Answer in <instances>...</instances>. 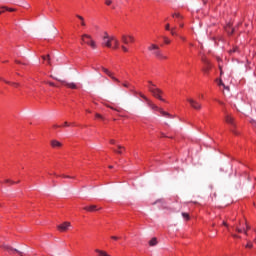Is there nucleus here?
I'll list each match as a JSON object with an SVG mask.
<instances>
[{"mask_svg": "<svg viewBox=\"0 0 256 256\" xmlns=\"http://www.w3.org/2000/svg\"><path fill=\"white\" fill-rule=\"evenodd\" d=\"M152 85H155V84H153V82L149 81V87H151Z\"/></svg>", "mask_w": 256, "mask_h": 256, "instance_id": "nucleus-49", "label": "nucleus"}, {"mask_svg": "<svg viewBox=\"0 0 256 256\" xmlns=\"http://www.w3.org/2000/svg\"><path fill=\"white\" fill-rule=\"evenodd\" d=\"M110 144L115 145V140L114 139L110 140Z\"/></svg>", "mask_w": 256, "mask_h": 256, "instance_id": "nucleus-46", "label": "nucleus"}, {"mask_svg": "<svg viewBox=\"0 0 256 256\" xmlns=\"http://www.w3.org/2000/svg\"><path fill=\"white\" fill-rule=\"evenodd\" d=\"M219 70H220V75H223V68L221 67V64H219Z\"/></svg>", "mask_w": 256, "mask_h": 256, "instance_id": "nucleus-40", "label": "nucleus"}, {"mask_svg": "<svg viewBox=\"0 0 256 256\" xmlns=\"http://www.w3.org/2000/svg\"><path fill=\"white\" fill-rule=\"evenodd\" d=\"M116 153H118L119 155L123 154V151H125V147L118 145V151L114 150Z\"/></svg>", "mask_w": 256, "mask_h": 256, "instance_id": "nucleus-21", "label": "nucleus"}, {"mask_svg": "<svg viewBox=\"0 0 256 256\" xmlns=\"http://www.w3.org/2000/svg\"><path fill=\"white\" fill-rule=\"evenodd\" d=\"M111 239H113L114 241H118V240H119V237H117V236H112Z\"/></svg>", "mask_w": 256, "mask_h": 256, "instance_id": "nucleus-41", "label": "nucleus"}, {"mask_svg": "<svg viewBox=\"0 0 256 256\" xmlns=\"http://www.w3.org/2000/svg\"><path fill=\"white\" fill-rule=\"evenodd\" d=\"M112 43H113V46L111 47V49H119V39H117V37L115 36H112Z\"/></svg>", "mask_w": 256, "mask_h": 256, "instance_id": "nucleus-13", "label": "nucleus"}, {"mask_svg": "<svg viewBox=\"0 0 256 256\" xmlns=\"http://www.w3.org/2000/svg\"><path fill=\"white\" fill-rule=\"evenodd\" d=\"M249 229H251V228H250L249 226H247V225H246V230H249Z\"/></svg>", "mask_w": 256, "mask_h": 256, "instance_id": "nucleus-54", "label": "nucleus"}, {"mask_svg": "<svg viewBox=\"0 0 256 256\" xmlns=\"http://www.w3.org/2000/svg\"><path fill=\"white\" fill-rule=\"evenodd\" d=\"M239 51V48L234 47L233 49L229 50L230 55H233V53H237Z\"/></svg>", "mask_w": 256, "mask_h": 256, "instance_id": "nucleus-30", "label": "nucleus"}, {"mask_svg": "<svg viewBox=\"0 0 256 256\" xmlns=\"http://www.w3.org/2000/svg\"><path fill=\"white\" fill-rule=\"evenodd\" d=\"M203 63H205L207 65V68L205 69V72L207 73V71H209V69L211 68V64L209 63V61L202 59Z\"/></svg>", "mask_w": 256, "mask_h": 256, "instance_id": "nucleus-24", "label": "nucleus"}, {"mask_svg": "<svg viewBox=\"0 0 256 256\" xmlns=\"http://www.w3.org/2000/svg\"><path fill=\"white\" fill-rule=\"evenodd\" d=\"M163 40H164L165 45L171 44V40L168 37H163Z\"/></svg>", "mask_w": 256, "mask_h": 256, "instance_id": "nucleus-29", "label": "nucleus"}, {"mask_svg": "<svg viewBox=\"0 0 256 256\" xmlns=\"http://www.w3.org/2000/svg\"><path fill=\"white\" fill-rule=\"evenodd\" d=\"M233 237H234V239H239V235H237V234H234Z\"/></svg>", "mask_w": 256, "mask_h": 256, "instance_id": "nucleus-47", "label": "nucleus"}, {"mask_svg": "<svg viewBox=\"0 0 256 256\" xmlns=\"http://www.w3.org/2000/svg\"><path fill=\"white\" fill-rule=\"evenodd\" d=\"M4 183H10L11 185H15V184L19 183V181H18V182H15V181H13V180H11V179H6V180L4 181Z\"/></svg>", "mask_w": 256, "mask_h": 256, "instance_id": "nucleus-28", "label": "nucleus"}, {"mask_svg": "<svg viewBox=\"0 0 256 256\" xmlns=\"http://www.w3.org/2000/svg\"><path fill=\"white\" fill-rule=\"evenodd\" d=\"M109 167V169H113V166L112 165H110V166H108Z\"/></svg>", "mask_w": 256, "mask_h": 256, "instance_id": "nucleus-55", "label": "nucleus"}, {"mask_svg": "<svg viewBox=\"0 0 256 256\" xmlns=\"http://www.w3.org/2000/svg\"><path fill=\"white\" fill-rule=\"evenodd\" d=\"M95 252L98 253L99 256H111V255H109V253H107L103 250L96 249Z\"/></svg>", "mask_w": 256, "mask_h": 256, "instance_id": "nucleus-19", "label": "nucleus"}, {"mask_svg": "<svg viewBox=\"0 0 256 256\" xmlns=\"http://www.w3.org/2000/svg\"><path fill=\"white\" fill-rule=\"evenodd\" d=\"M246 247H247V249L253 248V243L248 242V243L246 244Z\"/></svg>", "mask_w": 256, "mask_h": 256, "instance_id": "nucleus-37", "label": "nucleus"}, {"mask_svg": "<svg viewBox=\"0 0 256 256\" xmlns=\"http://www.w3.org/2000/svg\"><path fill=\"white\" fill-rule=\"evenodd\" d=\"M159 242L157 241V238H152L149 242H148V245L150 247H155V245H157Z\"/></svg>", "mask_w": 256, "mask_h": 256, "instance_id": "nucleus-17", "label": "nucleus"}, {"mask_svg": "<svg viewBox=\"0 0 256 256\" xmlns=\"http://www.w3.org/2000/svg\"><path fill=\"white\" fill-rule=\"evenodd\" d=\"M102 71L103 73H105L108 77H110V79L114 80L115 83H121V81H119V79H117V77H115V74H113V72H111V70L102 67Z\"/></svg>", "mask_w": 256, "mask_h": 256, "instance_id": "nucleus-9", "label": "nucleus"}, {"mask_svg": "<svg viewBox=\"0 0 256 256\" xmlns=\"http://www.w3.org/2000/svg\"><path fill=\"white\" fill-rule=\"evenodd\" d=\"M225 29L228 35H233V33H235V29L231 27V24H228Z\"/></svg>", "mask_w": 256, "mask_h": 256, "instance_id": "nucleus-15", "label": "nucleus"}, {"mask_svg": "<svg viewBox=\"0 0 256 256\" xmlns=\"http://www.w3.org/2000/svg\"><path fill=\"white\" fill-rule=\"evenodd\" d=\"M218 85H222V87H224V89H229V87H225V84L223 83V80H219Z\"/></svg>", "mask_w": 256, "mask_h": 256, "instance_id": "nucleus-35", "label": "nucleus"}, {"mask_svg": "<svg viewBox=\"0 0 256 256\" xmlns=\"http://www.w3.org/2000/svg\"><path fill=\"white\" fill-rule=\"evenodd\" d=\"M123 87H129V83H123Z\"/></svg>", "mask_w": 256, "mask_h": 256, "instance_id": "nucleus-48", "label": "nucleus"}, {"mask_svg": "<svg viewBox=\"0 0 256 256\" xmlns=\"http://www.w3.org/2000/svg\"><path fill=\"white\" fill-rule=\"evenodd\" d=\"M140 97H141L142 99H144V101H146V103H149V101H151V100H149V98H147V96H145V95H143V94H140Z\"/></svg>", "mask_w": 256, "mask_h": 256, "instance_id": "nucleus-32", "label": "nucleus"}, {"mask_svg": "<svg viewBox=\"0 0 256 256\" xmlns=\"http://www.w3.org/2000/svg\"><path fill=\"white\" fill-rule=\"evenodd\" d=\"M231 131H233L235 133V130L231 129Z\"/></svg>", "mask_w": 256, "mask_h": 256, "instance_id": "nucleus-58", "label": "nucleus"}, {"mask_svg": "<svg viewBox=\"0 0 256 256\" xmlns=\"http://www.w3.org/2000/svg\"><path fill=\"white\" fill-rule=\"evenodd\" d=\"M48 85H50V87H55V83L53 82H48Z\"/></svg>", "mask_w": 256, "mask_h": 256, "instance_id": "nucleus-43", "label": "nucleus"}, {"mask_svg": "<svg viewBox=\"0 0 256 256\" xmlns=\"http://www.w3.org/2000/svg\"><path fill=\"white\" fill-rule=\"evenodd\" d=\"M223 225H224L225 227H227V222H223Z\"/></svg>", "mask_w": 256, "mask_h": 256, "instance_id": "nucleus-53", "label": "nucleus"}, {"mask_svg": "<svg viewBox=\"0 0 256 256\" xmlns=\"http://www.w3.org/2000/svg\"><path fill=\"white\" fill-rule=\"evenodd\" d=\"M81 41H82L81 42L82 45L85 43L86 45H89V47H91V49H97V43L95 42V40H93L91 35H89V34L82 35Z\"/></svg>", "mask_w": 256, "mask_h": 256, "instance_id": "nucleus-3", "label": "nucleus"}, {"mask_svg": "<svg viewBox=\"0 0 256 256\" xmlns=\"http://www.w3.org/2000/svg\"><path fill=\"white\" fill-rule=\"evenodd\" d=\"M71 125H74V124H71L69 122H64V124L62 125V127H71Z\"/></svg>", "mask_w": 256, "mask_h": 256, "instance_id": "nucleus-36", "label": "nucleus"}, {"mask_svg": "<svg viewBox=\"0 0 256 256\" xmlns=\"http://www.w3.org/2000/svg\"><path fill=\"white\" fill-rule=\"evenodd\" d=\"M121 41L124 45H129V43H135V37L123 34L121 36Z\"/></svg>", "mask_w": 256, "mask_h": 256, "instance_id": "nucleus-8", "label": "nucleus"}, {"mask_svg": "<svg viewBox=\"0 0 256 256\" xmlns=\"http://www.w3.org/2000/svg\"><path fill=\"white\" fill-rule=\"evenodd\" d=\"M52 175H54L55 177H59V175H57V173H53Z\"/></svg>", "mask_w": 256, "mask_h": 256, "instance_id": "nucleus-52", "label": "nucleus"}, {"mask_svg": "<svg viewBox=\"0 0 256 256\" xmlns=\"http://www.w3.org/2000/svg\"><path fill=\"white\" fill-rule=\"evenodd\" d=\"M77 19H79L81 21V25L82 27H85L87 24L85 23V18H83V16L81 15H76Z\"/></svg>", "mask_w": 256, "mask_h": 256, "instance_id": "nucleus-20", "label": "nucleus"}, {"mask_svg": "<svg viewBox=\"0 0 256 256\" xmlns=\"http://www.w3.org/2000/svg\"><path fill=\"white\" fill-rule=\"evenodd\" d=\"M84 211L93 213L94 211H97V206L96 205L86 206V207H84Z\"/></svg>", "mask_w": 256, "mask_h": 256, "instance_id": "nucleus-14", "label": "nucleus"}, {"mask_svg": "<svg viewBox=\"0 0 256 256\" xmlns=\"http://www.w3.org/2000/svg\"><path fill=\"white\" fill-rule=\"evenodd\" d=\"M42 59H44V61H47L48 65H51V56L49 55L42 56Z\"/></svg>", "mask_w": 256, "mask_h": 256, "instance_id": "nucleus-23", "label": "nucleus"}, {"mask_svg": "<svg viewBox=\"0 0 256 256\" xmlns=\"http://www.w3.org/2000/svg\"><path fill=\"white\" fill-rule=\"evenodd\" d=\"M236 231L238 233H244V235H247V230H245V228H236Z\"/></svg>", "mask_w": 256, "mask_h": 256, "instance_id": "nucleus-25", "label": "nucleus"}, {"mask_svg": "<svg viewBox=\"0 0 256 256\" xmlns=\"http://www.w3.org/2000/svg\"><path fill=\"white\" fill-rule=\"evenodd\" d=\"M148 106H150L153 111H159L160 115H162V117H167L168 119H173V115H171L169 112H165L162 108H159L157 105L153 104V102L148 101L147 103Z\"/></svg>", "mask_w": 256, "mask_h": 256, "instance_id": "nucleus-4", "label": "nucleus"}, {"mask_svg": "<svg viewBox=\"0 0 256 256\" xmlns=\"http://www.w3.org/2000/svg\"><path fill=\"white\" fill-rule=\"evenodd\" d=\"M0 80L4 81V83H6L7 85H11L12 87H19V83H17V82H9V81H7L5 79H1V78H0Z\"/></svg>", "mask_w": 256, "mask_h": 256, "instance_id": "nucleus-16", "label": "nucleus"}, {"mask_svg": "<svg viewBox=\"0 0 256 256\" xmlns=\"http://www.w3.org/2000/svg\"><path fill=\"white\" fill-rule=\"evenodd\" d=\"M5 9H3V7L1 8V10H0V15H3V13H5Z\"/></svg>", "mask_w": 256, "mask_h": 256, "instance_id": "nucleus-42", "label": "nucleus"}, {"mask_svg": "<svg viewBox=\"0 0 256 256\" xmlns=\"http://www.w3.org/2000/svg\"><path fill=\"white\" fill-rule=\"evenodd\" d=\"M95 117H96V119H102L103 120V116L99 113H96Z\"/></svg>", "mask_w": 256, "mask_h": 256, "instance_id": "nucleus-38", "label": "nucleus"}, {"mask_svg": "<svg viewBox=\"0 0 256 256\" xmlns=\"http://www.w3.org/2000/svg\"><path fill=\"white\" fill-rule=\"evenodd\" d=\"M165 29L166 31H171V26L169 24H166Z\"/></svg>", "mask_w": 256, "mask_h": 256, "instance_id": "nucleus-39", "label": "nucleus"}, {"mask_svg": "<svg viewBox=\"0 0 256 256\" xmlns=\"http://www.w3.org/2000/svg\"><path fill=\"white\" fill-rule=\"evenodd\" d=\"M2 9H5L6 11H9L10 13H13V11H15V9L7 8V7H3Z\"/></svg>", "mask_w": 256, "mask_h": 256, "instance_id": "nucleus-34", "label": "nucleus"}, {"mask_svg": "<svg viewBox=\"0 0 256 256\" xmlns=\"http://www.w3.org/2000/svg\"><path fill=\"white\" fill-rule=\"evenodd\" d=\"M59 127H62V126H59V125H57V124H54V125H53V128H54V129H58Z\"/></svg>", "mask_w": 256, "mask_h": 256, "instance_id": "nucleus-45", "label": "nucleus"}, {"mask_svg": "<svg viewBox=\"0 0 256 256\" xmlns=\"http://www.w3.org/2000/svg\"><path fill=\"white\" fill-rule=\"evenodd\" d=\"M148 89L150 91V93H152L153 97H155L156 99H159V101H162L163 103H165V99H163V92L161 89H159L157 86L152 85V86H148Z\"/></svg>", "mask_w": 256, "mask_h": 256, "instance_id": "nucleus-2", "label": "nucleus"}, {"mask_svg": "<svg viewBox=\"0 0 256 256\" xmlns=\"http://www.w3.org/2000/svg\"><path fill=\"white\" fill-rule=\"evenodd\" d=\"M111 3H112L111 0H106L105 2L106 5H111Z\"/></svg>", "mask_w": 256, "mask_h": 256, "instance_id": "nucleus-44", "label": "nucleus"}, {"mask_svg": "<svg viewBox=\"0 0 256 256\" xmlns=\"http://www.w3.org/2000/svg\"><path fill=\"white\" fill-rule=\"evenodd\" d=\"M56 81H60L64 87H67L68 89H77V84L74 82H67L65 80H59L58 78H55Z\"/></svg>", "mask_w": 256, "mask_h": 256, "instance_id": "nucleus-10", "label": "nucleus"}, {"mask_svg": "<svg viewBox=\"0 0 256 256\" xmlns=\"http://www.w3.org/2000/svg\"><path fill=\"white\" fill-rule=\"evenodd\" d=\"M16 63H18V64H19V63H21V62H20V61H16Z\"/></svg>", "mask_w": 256, "mask_h": 256, "instance_id": "nucleus-57", "label": "nucleus"}, {"mask_svg": "<svg viewBox=\"0 0 256 256\" xmlns=\"http://www.w3.org/2000/svg\"><path fill=\"white\" fill-rule=\"evenodd\" d=\"M102 47H108V49L113 47V36H109L107 32H104L102 36Z\"/></svg>", "mask_w": 256, "mask_h": 256, "instance_id": "nucleus-5", "label": "nucleus"}, {"mask_svg": "<svg viewBox=\"0 0 256 256\" xmlns=\"http://www.w3.org/2000/svg\"><path fill=\"white\" fill-rule=\"evenodd\" d=\"M182 217H183V219H185L186 221H189V219H190L189 213L182 212Z\"/></svg>", "mask_w": 256, "mask_h": 256, "instance_id": "nucleus-27", "label": "nucleus"}, {"mask_svg": "<svg viewBox=\"0 0 256 256\" xmlns=\"http://www.w3.org/2000/svg\"><path fill=\"white\" fill-rule=\"evenodd\" d=\"M225 122L231 125V127H235V118L228 113L225 115Z\"/></svg>", "mask_w": 256, "mask_h": 256, "instance_id": "nucleus-11", "label": "nucleus"}, {"mask_svg": "<svg viewBox=\"0 0 256 256\" xmlns=\"http://www.w3.org/2000/svg\"><path fill=\"white\" fill-rule=\"evenodd\" d=\"M6 251H9V253L15 251L16 253H18L20 256H23V252H20L18 250H14L13 248H11L10 246H6L5 247Z\"/></svg>", "mask_w": 256, "mask_h": 256, "instance_id": "nucleus-18", "label": "nucleus"}, {"mask_svg": "<svg viewBox=\"0 0 256 256\" xmlns=\"http://www.w3.org/2000/svg\"><path fill=\"white\" fill-rule=\"evenodd\" d=\"M172 17H174L175 19H183V16H181L180 13H174L172 14Z\"/></svg>", "mask_w": 256, "mask_h": 256, "instance_id": "nucleus-26", "label": "nucleus"}, {"mask_svg": "<svg viewBox=\"0 0 256 256\" xmlns=\"http://www.w3.org/2000/svg\"><path fill=\"white\" fill-rule=\"evenodd\" d=\"M180 27H183V24L180 23Z\"/></svg>", "mask_w": 256, "mask_h": 256, "instance_id": "nucleus-56", "label": "nucleus"}, {"mask_svg": "<svg viewBox=\"0 0 256 256\" xmlns=\"http://www.w3.org/2000/svg\"><path fill=\"white\" fill-rule=\"evenodd\" d=\"M170 33L171 35H173L174 37H177L179 34L177 33V27H174L172 29H170Z\"/></svg>", "mask_w": 256, "mask_h": 256, "instance_id": "nucleus-22", "label": "nucleus"}, {"mask_svg": "<svg viewBox=\"0 0 256 256\" xmlns=\"http://www.w3.org/2000/svg\"><path fill=\"white\" fill-rule=\"evenodd\" d=\"M61 177H63V179H75V177H71L69 175H61Z\"/></svg>", "mask_w": 256, "mask_h": 256, "instance_id": "nucleus-33", "label": "nucleus"}, {"mask_svg": "<svg viewBox=\"0 0 256 256\" xmlns=\"http://www.w3.org/2000/svg\"><path fill=\"white\" fill-rule=\"evenodd\" d=\"M218 103H219L220 105H225L222 101H219Z\"/></svg>", "mask_w": 256, "mask_h": 256, "instance_id": "nucleus-51", "label": "nucleus"}, {"mask_svg": "<svg viewBox=\"0 0 256 256\" xmlns=\"http://www.w3.org/2000/svg\"><path fill=\"white\" fill-rule=\"evenodd\" d=\"M58 231H60V233H67V231H69V229H71V222H64L62 224H59L57 226Z\"/></svg>", "mask_w": 256, "mask_h": 256, "instance_id": "nucleus-7", "label": "nucleus"}, {"mask_svg": "<svg viewBox=\"0 0 256 256\" xmlns=\"http://www.w3.org/2000/svg\"><path fill=\"white\" fill-rule=\"evenodd\" d=\"M121 49H122V51H123L124 53H129V48H127V46L122 45V46H121Z\"/></svg>", "mask_w": 256, "mask_h": 256, "instance_id": "nucleus-31", "label": "nucleus"}, {"mask_svg": "<svg viewBox=\"0 0 256 256\" xmlns=\"http://www.w3.org/2000/svg\"><path fill=\"white\" fill-rule=\"evenodd\" d=\"M147 49L149 53H151V55L156 59H159V61H165L167 59V55L163 53V50H161V47H159V45L151 43Z\"/></svg>", "mask_w": 256, "mask_h": 256, "instance_id": "nucleus-1", "label": "nucleus"}, {"mask_svg": "<svg viewBox=\"0 0 256 256\" xmlns=\"http://www.w3.org/2000/svg\"><path fill=\"white\" fill-rule=\"evenodd\" d=\"M187 101L190 103L192 109H195V111H201V109H203V105L199 101L193 98H187Z\"/></svg>", "mask_w": 256, "mask_h": 256, "instance_id": "nucleus-6", "label": "nucleus"}, {"mask_svg": "<svg viewBox=\"0 0 256 256\" xmlns=\"http://www.w3.org/2000/svg\"><path fill=\"white\" fill-rule=\"evenodd\" d=\"M51 147H53V149H60V147H63V144L58 140H52Z\"/></svg>", "mask_w": 256, "mask_h": 256, "instance_id": "nucleus-12", "label": "nucleus"}, {"mask_svg": "<svg viewBox=\"0 0 256 256\" xmlns=\"http://www.w3.org/2000/svg\"><path fill=\"white\" fill-rule=\"evenodd\" d=\"M180 39H181L182 41H185V37H183V36H180Z\"/></svg>", "mask_w": 256, "mask_h": 256, "instance_id": "nucleus-50", "label": "nucleus"}]
</instances>
